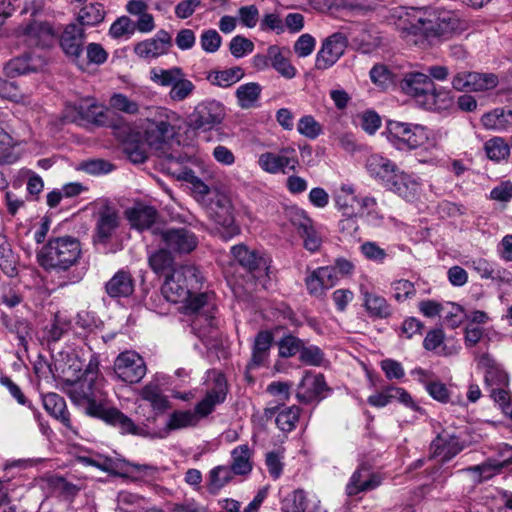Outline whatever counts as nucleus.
Segmentation results:
<instances>
[{"label": "nucleus", "mask_w": 512, "mask_h": 512, "mask_svg": "<svg viewBox=\"0 0 512 512\" xmlns=\"http://www.w3.org/2000/svg\"><path fill=\"white\" fill-rule=\"evenodd\" d=\"M233 470L228 466H217L209 472L208 490L217 493L232 479Z\"/></svg>", "instance_id": "nucleus-56"}, {"label": "nucleus", "mask_w": 512, "mask_h": 512, "mask_svg": "<svg viewBox=\"0 0 512 512\" xmlns=\"http://www.w3.org/2000/svg\"><path fill=\"white\" fill-rule=\"evenodd\" d=\"M389 143L400 151H410L429 143L432 131L421 124L390 120L386 125Z\"/></svg>", "instance_id": "nucleus-8"}, {"label": "nucleus", "mask_w": 512, "mask_h": 512, "mask_svg": "<svg viewBox=\"0 0 512 512\" xmlns=\"http://www.w3.org/2000/svg\"><path fill=\"white\" fill-rule=\"evenodd\" d=\"M369 75L372 83L382 90H387L396 83L394 73L383 64L374 65Z\"/></svg>", "instance_id": "nucleus-54"}, {"label": "nucleus", "mask_w": 512, "mask_h": 512, "mask_svg": "<svg viewBox=\"0 0 512 512\" xmlns=\"http://www.w3.org/2000/svg\"><path fill=\"white\" fill-rule=\"evenodd\" d=\"M125 214L130 225L140 231L149 229L157 216L153 207L143 204H137L127 209Z\"/></svg>", "instance_id": "nucleus-36"}, {"label": "nucleus", "mask_w": 512, "mask_h": 512, "mask_svg": "<svg viewBox=\"0 0 512 512\" xmlns=\"http://www.w3.org/2000/svg\"><path fill=\"white\" fill-rule=\"evenodd\" d=\"M394 299L401 303L416 295L414 283L406 279H398L391 284Z\"/></svg>", "instance_id": "nucleus-61"}, {"label": "nucleus", "mask_w": 512, "mask_h": 512, "mask_svg": "<svg viewBox=\"0 0 512 512\" xmlns=\"http://www.w3.org/2000/svg\"><path fill=\"white\" fill-rule=\"evenodd\" d=\"M363 196L356 193L352 184L342 183L334 192L336 209L341 216L357 215Z\"/></svg>", "instance_id": "nucleus-26"}, {"label": "nucleus", "mask_w": 512, "mask_h": 512, "mask_svg": "<svg viewBox=\"0 0 512 512\" xmlns=\"http://www.w3.org/2000/svg\"><path fill=\"white\" fill-rule=\"evenodd\" d=\"M324 377L320 374L306 373L298 387L297 398L301 402H310L325 390Z\"/></svg>", "instance_id": "nucleus-34"}, {"label": "nucleus", "mask_w": 512, "mask_h": 512, "mask_svg": "<svg viewBox=\"0 0 512 512\" xmlns=\"http://www.w3.org/2000/svg\"><path fill=\"white\" fill-rule=\"evenodd\" d=\"M208 391L194 410L173 412L167 423L171 430L196 426L202 419L214 411L216 405L224 402L227 395V383L222 373L211 370L207 373Z\"/></svg>", "instance_id": "nucleus-6"}, {"label": "nucleus", "mask_w": 512, "mask_h": 512, "mask_svg": "<svg viewBox=\"0 0 512 512\" xmlns=\"http://www.w3.org/2000/svg\"><path fill=\"white\" fill-rule=\"evenodd\" d=\"M481 123L489 130H506L512 125V110L494 109L482 116Z\"/></svg>", "instance_id": "nucleus-45"}, {"label": "nucleus", "mask_w": 512, "mask_h": 512, "mask_svg": "<svg viewBox=\"0 0 512 512\" xmlns=\"http://www.w3.org/2000/svg\"><path fill=\"white\" fill-rule=\"evenodd\" d=\"M109 107L113 110L134 115L139 112V104L122 93H114L109 100Z\"/></svg>", "instance_id": "nucleus-59"}, {"label": "nucleus", "mask_w": 512, "mask_h": 512, "mask_svg": "<svg viewBox=\"0 0 512 512\" xmlns=\"http://www.w3.org/2000/svg\"><path fill=\"white\" fill-rule=\"evenodd\" d=\"M17 159L12 137L0 127V163L11 164Z\"/></svg>", "instance_id": "nucleus-60"}, {"label": "nucleus", "mask_w": 512, "mask_h": 512, "mask_svg": "<svg viewBox=\"0 0 512 512\" xmlns=\"http://www.w3.org/2000/svg\"><path fill=\"white\" fill-rule=\"evenodd\" d=\"M394 16L402 37L415 45L447 37L460 27L458 17L451 11L436 8L399 7Z\"/></svg>", "instance_id": "nucleus-5"}, {"label": "nucleus", "mask_w": 512, "mask_h": 512, "mask_svg": "<svg viewBox=\"0 0 512 512\" xmlns=\"http://www.w3.org/2000/svg\"><path fill=\"white\" fill-rule=\"evenodd\" d=\"M203 207L224 240H229L240 233V228L235 222L234 205L227 194L214 191Z\"/></svg>", "instance_id": "nucleus-9"}, {"label": "nucleus", "mask_w": 512, "mask_h": 512, "mask_svg": "<svg viewBox=\"0 0 512 512\" xmlns=\"http://www.w3.org/2000/svg\"><path fill=\"white\" fill-rule=\"evenodd\" d=\"M233 258L249 271L260 269L261 267L268 270L266 260L259 257L255 251L249 250L246 246L236 245L231 249Z\"/></svg>", "instance_id": "nucleus-43"}, {"label": "nucleus", "mask_w": 512, "mask_h": 512, "mask_svg": "<svg viewBox=\"0 0 512 512\" xmlns=\"http://www.w3.org/2000/svg\"><path fill=\"white\" fill-rule=\"evenodd\" d=\"M66 381L70 399L82 407L87 415L103 419L118 427L122 433H138V427L129 417L116 408L106 407L103 378L96 361L91 360L79 377L67 378Z\"/></svg>", "instance_id": "nucleus-4"}, {"label": "nucleus", "mask_w": 512, "mask_h": 512, "mask_svg": "<svg viewBox=\"0 0 512 512\" xmlns=\"http://www.w3.org/2000/svg\"><path fill=\"white\" fill-rule=\"evenodd\" d=\"M387 190L411 203L418 201L423 192L420 179L401 169Z\"/></svg>", "instance_id": "nucleus-25"}, {"label": "nucleus", "mask_w": 512, "mask_h": 512, "mask_svg": "<svg viewBox=\"0 0 512 512\" xmlns=\"http://www.w3.org/2000/svg\"><path fill=\"white\" fill-rule=\"evenodd\" d=\"M231 458V469L234 474L244 475L251 471V450L247 444H241L234 448L231 452Z\"/></svg>", "instance_id": "nucleus-51"}, {"label": "nucleus", "mask_w": 512, "mask_h": 512, "mask_svg": "<svg viewBox=\"0 0 512 512\" xmlns=\"http://www.w3.org/2000/svg\"><path fill=\"white\" fill-rule=\"evenodd\" d=\"M82 118L94 122L97 125H106L108 109L98 105L94 100L87 99L80 105Z\"/></svg>", "instance_id": "nucleus-53"}, {"label": "nucleus", "mask_w": 512, "mask_h": 512, "mask_svg": "<svg viewBox=\"0 0 512 512\" xmlns=\"http://www.w3.org/2000/svg\"><path fill=\"white\" fill-rule=\"evenodd\" d=\"M273 337L271 333L262 331L255 338L252 358L248 364V369H253L265 363L268 358L269 350Z\"/></svg>", "instance_id": "nucleus-44"}, {"label": "nucleus", "mask_w": 512, "mask_h": 512, "mask_svg": "<svg viewBox=\"0 0 512 512\" xmlns=\"http://www.w3.org/2000/svg\"><path fill=\"white\" fill-rule=\"evenodd\" d=\"M183 73L180 67H172L170 69L154 67L149 72V78L159 86L172 88Z\"/></svg>", "instance_id": "nucleus-52"}, {"label": "nucleus", "mask_w": 512, "mask_h": 512, "mask_svg": "<svg viewBox=\"0 0 512 512\" xmlns=\"http://www.w3.org/2000/svg\"><path fill=\"white\" fill-rule=\"evenodd\" d=\"M225 118L224 106L215 100L198 104L189 115V126L195 130L209 131L220 125Z\"/></svg>", "instance_id": "nucleus-12"}, {"label": "nucleus", "mask_w": 512, "mask_h": 512, "mask_svg": "<svg viewBox=\"0 0 512 512\" xmlns=\"http://www.w3.org/2000/svg\"><path fill=\"white\" fill-rule=\"evenodd\" d=\"M276 414V424L279 429L290 432L294 429L299 418V408L296 406L284 407L280 409L277 406L265 409V416L271 417Z\"/></svg>", "instance_id": "nucleus-39"}, {"label": "nucleus", "mask_w": 512, "mask_h": 512, "mask_svg": "<svg viewBox=\"0 0 512 512\" xmlns=\"http://www.w3.org/2000/svg\"><path fill=\"white\" fill-rule=\"evenodd\" d=\"M454 97L449 89L432 86L424 97L419 100V105L427 110L442 111L452 107Z\"/></svg>", "instance_id": "nucleus-32"}, {"label": "nucleus", "mask_w": 512, "mask_h": 512, "mask_svg": "<svg viewBox=\"0 0 512 512\" xmlns=\"http://www.w3.org/2000/svg\"><path fill=\"white\" fill-rule=\"evenodd\" d=\"M121 222V217L114 207L109 205L101 207L95 215L94 243H109L116 237Z\"/></svg>", "instance_id": "nucleus-13"}, {"label": "nucleus", "mask_w": 512, "mask_h": 512, "mask_svg": "<svg viewBox=\"0 0 512 512\" xmlns=\"http://www.w3.org/2000/svg\"><path fill=\"white\" fill-rule=\"evenodd\" d=\"M149 265L157 274L166 273L174 268L173 257L166 249H159L149 256Z\"/></svg>", "instance_id": "nucleus-58"}, {"label": "nucleus", "mask_w": 512, "mask_h": 512, "mask_svg": "<svg viewBox=\"0 0 512 512\" xmlns=\"http://www.w3.org/2000/svg\"><path fill=\"white\" fill-rule=\"evenodd\" d=\"M105 15L104 6L101 3L91 2L80 8L77 20L83 26H96L103 22Z\"/></svg>", "instance_id": "nucleus-49"}, {"label": "nucleus", "mask_w": 512, "mask_h": 512, "mask_svg": "<svg viewBox=\"0 0 512 512\" xmlns=\"http://www.w3.org/2000/svg\"><path fill=\"white\" fill-rule=\"evenodd\" d=\"M203 277L197 267L193 265H180L173 268L167 275L162 286L163 296L172 303H181L186 313L194 314L191 327L194 333L202 340L206 347H213L217 339V320L215 318L216 305L213 293H201Z\"/></svg>", "instance_id": "nucleus-1"}, {"label": "nucleus", "mask_w": 512, "mask_h": 512, "mask_svg": "<svg viewBox=\"0 0 512 512\" xmlns=\"http://www.w3.org/2000/svg\"><path fill=\"white\" fill-rule=\"evenodd\" d=\"M85 41L84 29L75 24H68L60 37V46L67 57H69L79 68L85 63L83 55V44Z\"/></svg>", "instance_id": "nucleus-15"}, {"label": "nucleus", "mask_w": 512, "mask_h": 512, "mask_svg": "<svg viewBox=\"0 0 512 512\" xmlns=\"http://www.w3.org/2000/svg\"><path fill=\"white\" fill-rule=\"evenodd\" d=\"M203 277L197 267L193 265H180L173 268L167 275L162 286L163 296L172 303H181L186 313L194 314L191 327L194 333L202 340L206 347H213L217 339V320L215 318L216 305L213 293H201Z\"/></svg>", "instance_id": "nucleus-3"}, {"label": "nucleus", "mask_w": 512, "mask_h": 512, "mask_svg": "<svg viewBox=\"0 0 512 512\" xmlns=\"http://www.w3.org/2000/svg\"><path fill=\"white\" fill-rule=\"evenodd\" d=\"M347 47V38L342 33H334L322 41L316 54L315 68L327 70L331 68L344 54Z\"/></svg>", "instance_id": "nucleus-14"}, {"label": "nucleus", "mask_w": 512, "mask_h": 512, "mask_svg": "<svg viewBox=\"0 0 512 512\" xmlns=\"http://www.w3.org/2000/svg\"><path fill=\"white\" fill-rule=\"evenodd\" d=\"M498 84V77L493 73L459 72L452 85L459 91H485L493 89Z\"/></svg>", "instance_id": "nucleus-20"}, {"label": "nucleus", "mask_w": 512, "mask_h": 512, "mask_svg": "<svg viewBox=\"0 0 512 512\" xmlns=\"http://www.w3.org/2000/svg\"><path fill=\"white\" fill-rule=\"evenodd\" d=\"M45 65L46 61L43 56L29 52L10 59L5 63L3 70L7 77L14 78L39 72Z\"/></svg>", "instance_id": "nucleus-23"}, {"label": "nucleus", "mask_w": 512, "mask_h": 512, "mask_svg": "<svg viewBox=\"0 0 512 512\" xmlns=\"http://www.w3.org/2000/svg\"><path fill=\"white\" fill-rule=\"evenodd\" d=\"M293 504L286 512H325L320 500L315 494L306 493L303 490H296L292 496Z\"/></svg>", "instance_id": "nucleus-46"}, {"label": "nucleus", "mask_w": 512, "mask_h": 512, "mask_svg": "<svg viewBox=\"0 0 512 512\" xmlns=\"http://www.w3.org/2000/svg\"><path fill=\"white\" fill-rule=\"evenodd\" d=\"M194 90L195 85L183 73L170 89L168 97L172 102H182L191 97Z\"/></svg>", "instance_id": "nucleus-57"}, {"label": "nucleus", "mask_w": 512, "mask_h": 512, "mask_svg": "<svg viewBox=\"0 0 512 512\" xmlns=\"http://www.w3.org/2000/svg\"><path fill=\"white\" fill-rule=\"evenodd\" d=\"M17 35L26 38L31 45L48 46L53 41L54 31L52 26L47 22L33 21L26 25L20 26Z\"/></svg>", "instance_id": "nucleus-28"}, {"label": "nucleus", "mask_w": 512, "mask_h": 512, "mask_svg": "<svg viewBox=\"0 0 512 512\" xmlns=\"http://www.w3.org/2000/svg\"><path fill=\"white\" fill-rule=\"evenodd\" d=\"M86 56H84L85 63L82 70L86 69L88 65H101L106 62L108 53L99 43H89L85 48Z\"/></svg>", "instance_id": "nucleus-62"}, {"label": "nucleus", "mask_w": 512, "mask_h": 512, "mask_svg": "<svg viewBox=\"0 0 512 512\" xmlns=\"http://www.w3.org/2000/svg\"><path fill=\"white\" fill-rule=\"evenodd\" d=\"M432 448L434 456L448 461L463 449V445L456 436L443 432L432 442Z\"/></svg>", "instance_id": "nucleus-38"}, {"label": "nucleus", "mask_w": 512, "mask_h": 512, "mask_svg": "<svg viewBox=\"0 0 512 512\" xmlns=\"http://www.w3.org/2000/svg\"><path fill=\"white\" fill-rule=\"evenodd\" d=\"M203 277L197 267L193 265H180L173 268L167 275L162 286L163 296L172 303H181L186 313L194 314L191 327L194 333L202 340L206 347H213L217 339V320L215 318L216 305L213 293H201Z\"/></svg>", "instance_id": "nucleus-2"}, {"label": "nucleus", "mask_w": 512, "mask_h": 512, "mask_svg": "<svg viewBox=\"0 0 512 512\" xmlns=\"http://www.w3.org/2000/svg\"><path fill=\"white\" fill-rule=\"evenodd\" d=\"M363 307L372 318L385 319L392 314L391 305L385 297L369 291L364 285L360 286Z\"/></svg>", "instance_id": "nucleus-29"}, {"label": "nucleus", "mask_w": 512, "mask_h": 512, "mask_svg": "<svg viewBox=\"0 0 512 512\" xmlns=\"http://www.w3.org/2000/svg\"><path fill=\"white\" fill-rule=\"evenodd\" d=\"M139 407L144 404H149L152 410L157 413H162L168 408V399L163 393L158 384L148 383L139 392Z\"/></svg>", "instance_id": "nucleus-37"}, {"label": "nucleus", "mask_w": 512, "mask_h": 512, "mask_svg": "<svg viewBox=\"0 0 512 512\" xmlns=\"http://www.w3.org/2000/svg\"><path fill=\"white\" fill-rule=\"evenodd\" d=\"M381 483L382 478L379 474L373 473L367 466H360L350 477L346 491L349 496H354L361 492L373 490Z\"/></svg>", "instance_id": "nucleus-27"}, {"label": "nucleus", "mask_w": 512, "mask_h": 512, "mask_svg": "<svg viewBox=\"0 0 512 512\" xmlns=\"http://www.w3.org/2000/svg\"><path fill=\"white\" fill-rule=\"evenodd\" d=\"M401 88L402 90L412 97L417 99V103L419 104V100L424 97L429 89L433 86L432 81L429 76L425 73L421 72H410L406 73L404 78L401 80Z\"/></svg>", "instance_id": "nucleus-30"}, {"label": "nucleus", "mask_w": 512, "mask_h": 512, "mask_svg": "<svg viewBox=\"0 0 512 512\" xmlns=\"http://www.w3.org/2000/svg\"><path fill=\"white\" fill-rule=\"evenodd\" d=\"M113 371L120 381L135 384L140 382L145 376L146 365L143 358L137 352L127 350L115 358Z\"/></svg>", "instance_id": "nucleus-11"}, {"label": "nucleus", "mask_w": 512, "mask_h": 512, "mask_svg": "<svg viewBox=\"0 0 512 512\" xmlns=\"http://www.w3.org/2000/svg\"><path fill=\"white\" fill-rule=\"evenodd\" d=\"M157 115L159 119H148L143 128V141L155 148H158L172 134L173 129L168 119L169 115L176 114L164 108H158Z\"/></svg>", "instance_id": "nucleus-18"}, {"label": "nucleus", "mask_w": 512, "mask_h": 512, "mask_svg": "<svg viewBox=\"0 0 512 512\" xmlns=\"http://www.w3.org/2000/svg\"><path fill=\"white\" fill-rule=\"evenodd\" d=\"M157 234L168 249L177 253H190L198 245L197 236L185 227L162 229Z\"/></svg>", "instance_id": "nucleus-17"}, {"label": "nucleus", "mask_w": 512, "mask_h": 512, "mask_svg": "<svg viewBox=\"0 0 512 512\" xmlns=\"http://www.w3.org/2000/svg\"><path fill=\"white\" fill-rule=\"evenodd\" d=\"M478 365L485 370L484 379L486 388L490 392V396L496 402V397L502 390L509 391L508 374L488 354H483L478 358Z\"/></svg>", "instance_id": "nucleus-16"}, {"label": "nucleus", "mask_w": 512, "mask_h": 512, "mask_svg": "<svg viewBox=\"0 0 512 512\" xmlns=\"http://www.w3.org/2000/svg\"><path fill=\"white\" fill-rule=\"evenodd\" d=\"M357 215L359 218L363 219L365 223L373 227H379L384 222V216L378 208L377 200L371 195H363L361 207Z\"/></svg>", "instance_id": "nucleus-42"}, {"label": "nucleus", "mask_w": 512, "mask_h": 512, "mask_svg": "<svg viewBox=\"0 0 512 512\" xmlns=\"http://www.w3.org/2000/svg\"><path fill=\"white\" fill-rule=\"evenodd\" d=\"M365 168L369 176L386 190L400 171L392 160L380 154L370 155L366 160Z\"/></svg>", "instance_id": "nucleus-19"}, {"label": "nucleus", "mask_w": 512, "mask_h": 512, "mask_svg": "<svg viewBox=\"0 0 512 512\" xmlns=\"http://www.w3.org/2000/svg\"><path fill=\"white\" fill-rule=\"evenodd\" d=\"M172 45L171 36L165 30H160L152 38L138 42L134 53L141 59L151 61L167 54Z\"/></svg>", "instance_id": "nucleus-24"}, {"label": "nucleus", "mask_w": 512, "mask_h": 512, "mask_svg": "<svg viewBox=\"0 0 512 512\" xmlns=\"http://www.w3.org/2000/svg\"><path fill=\"white\" fill-rule=\"evenodd\" d=\"M244 76L240 67H232L224 70H212L207 72L206 79L213 85L220 88H228L239 82Z\"/></svg>", "instance_id": "nucleus-40"}, {"label": "nucleus", "mask_w": 512, "mask_h": 512, "mask_svg": "<svg viewBox=\"0 0 512 512\" xmlns=\"http://www.w3.org/2000/svg\"><path fill=\"white\" fill-rule=\"evenodd\" d=\"M261 86L256 82L240 85L235 92L237 104L242 109L255 107L261 94Z\"/></svg>", "instance_id": "nucleus-48"}, {"label": "nucleus", "mask_w": 512, "mask_h": 512, "mask_svg": "<svg viewBox=\"0 0 512 512\" xmlns=\"http://www.w3.org/2000/svg\"><path fill=\"white\" fill-rule=\"evenodd\" d=\"M286 217L298 230L299 234L313 224V221L308 217L307 213L299 207L293 206L288 208L286 210Z\"/></svg>", "instance_id": "nucleus-63"}, {"label": "nucleus", "mask_w": 512, "mask_h": 512, "mask_svg": "<svg viewBox=\"0 0 512 512\" xmlns=\"http://www.w3.org/2000/svg\"><path fill=\"white\" fill-rule=\"evenodd\" d=\"M469 268H472L483 279H496L500 275V271L496 272L493 264L484 258H476L469 260L465 263Z\"/></svg>", "instance_id": "nucleus-64"}, {"label": "nucleus", "mask_w": 512, "mask_h": 512, "mask_svg": "<svg viewBox=\"0 0 512 512\" xmlns=\"http://www.w3.org/2000/svg\"><path fill=\"white\" fill-rule=\"evenodd\" d=\"M500 471L501 468L495 459H493V457L487 459L485 462L479 465L471 466L462 470V472H465L469 475L472 481L478 483L492 478Z\"/></svg>", "instance_id": "nucleus-50"}, {"label": "nucleus", "mask_w": 512, "mask_h": 512, "mask_svg": "<svg viewBox=\"0 0 512 512\" xmlns=\"http://www.w3.org/2000/svg\"><path fill=\"white\" fill-rule=\"evenodd\" d=\"M106 291L113 298L128 297L134 291V283L129 273L117 272L106 284Z\"/></svg>", "instance_id": "nucleus-41"}, {"label": "nucleus", "mask_w": 512, "mask_h": 512, "mask_svg": "<svg viewBox=\"0 0 512 512\" xmlns=\"http://www.w3.org/2000/svg\"><path fill=\"white\" fill-rule=\"evenodd\" d=\"M393 400H397L415 412H422V408L413 400L412 396L405 389L396 386L385 387L381 391L370 395L367 402L372 407L383 408Z\"/></svg>", "instance_id": "nucleus-21"}, {"label": "nucleus", "mask_w": 512, "mask_h": 512, "mask_svg": "<svg viewBox=\"0 0 512 512\" xmlns=\"http://www.w3.org/2000/svg\"><path fill=\"white\" fill-rule=\"evenodd\" d=\"M304 281L310 296L322 298L337 284V277L331 266H324L308 271Z\"/></svg>", "instance_id": "nucleus-22"}, {"label": "nucleus", "mask_w": 512, "mask_h": 512, "mask_svg": "<svg viewBox=\"0 0 512 512\" xmlns=\"http://www.w3.org/2000/svg\"><path fill=\"white\" fill-rule=\"evenodd\" d=\"M18 257L13 252L10 243L5 236L0 235V269L9 277H14L18 272Z\"/></svg>", "instance_id": "nucleus-47"}, {"label": "nucleus", "mask_w": 512, "mask_h": 512, "mask_svg": "<svg viewBox=\"0 0 512 512\" xmlns=\"http://www.w3.org/2000/svg\"><path fill=\"white\" fill-rule=\"evenodd\" d=\"M257 164L261 170L269 174L294 171L299 165L297 151L294 146H285L275 152H264L258 157Z\"/></svg>", "instance_id": "nucleus-10"}, {"label": "nucleus", "mask_w": 512, "mask_h": 512, "mask_svg": "<svg viewBox=\"0 0 512 512\" xmlns=\"http://www.w3.org/2000/svg\"><path fill=\"white\" fill-rule=\"evenodd\" d=\"M416 379L425 386L428 394L436 401L447 403L450 399L448 387L438 379H435L428 371L417 368L412 371Z\"/></svg>", "instance_id": "nucleus-31"}, {"label": "nucleus", "mask_w": 512, "mask_h": 512, "mask_svg": "<svg viewBox=\"0 0 512 512\" xmlns=\"http://www.w3.org/2000/svg\"><path fill=\"white\" fill-rule=\"evenodd\" d=\"M80 242L70 236L58 237L48 241L38 252L39 265L46 271H67L76 265L81 257Z\"/></svg>", "instance_id": "nucleus-7"}, {"label": "nucleus", "mask_w": 512, "mask_h": 512, "mask_svg": "<svg viewBox=\"0 0 512 512\" xmlns=\"http://www.w3.org/2000/svg\"><path fill=\"white\" fill-rule=\"evenodd\" d=\"M484 150L487 157L495 162L508 159L510 147L501 137H493L485 142Z\"/></svg>", "instance_id": "nucleus-55"}, {"label": "nucleus", "mask_w": 512, "mask_h": 512, "mask_svg": "<svg viewBox=\"0 0 512 512\" xmlns=\"http://www.w3.org/2000/svg\"><path fill=\"white\" fill-rule=\"evenodd\" d=\"M42 402L45 410L54 418L59 420L67 429L77 434L76 429L72 426L69 413L67 411L66 402L63 397L57 393H47L43 395Z\"/></svg>", "instance_id": "nucleus-33"}, {"label": "nucleus", "mask_w": 512, "mask_h": 512, "mask_svg": "<svg viewBox=\"0 0 512 512\" xmlns=\"http://www.w3.org/2000/svg\"><path fill=\"white\" fill-rule=\"evenodd\" d=\"M270 58V66L277 71L282 77L292 79L296 76L297 70L291 64L288 57V50L286 48L270 45L268 47Z\"/></svg>", "instance_id": "nucleus-35"}]
</instances>
